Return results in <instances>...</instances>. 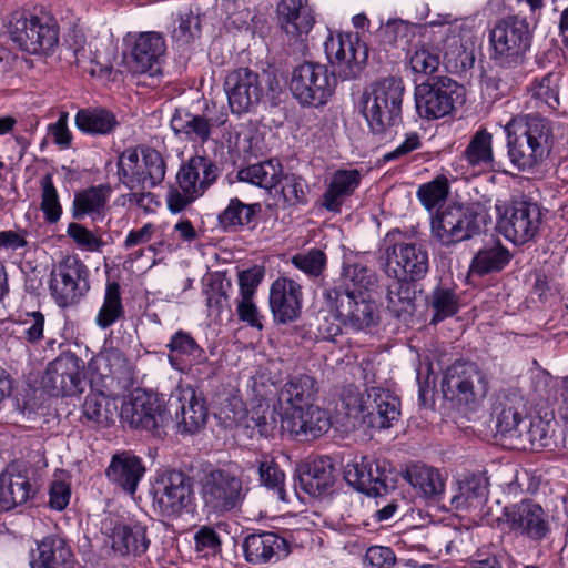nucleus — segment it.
I'll return each mask as SVG.
<instances>
[{
  "label": "nucleus",
  "instance_id": "nucleus-15",
  "mask_svg": "<svg viewBox=\"0 0 568 568\" xmlns=\"http://www.w3.org/2000/svg\"><path fill=\"white\" fill-rule=\"evenodd\" d=\"M463 91V87L448 77L427 79L415 88L416 111L423 119H442L454 111Z\"/></svg>",
  "mask_w": 568,
  "mask_h": 568
},
{
  "label": "nucleus",
  "instance_id": "nucleus-19",
  "mask_svg": "<svg viewBox=\"0 0 568 568\" xmlns=\"http://www.w3.org/2000/svg\"><path fill=\"white\" fill-rule=\"evenodd\" d=\"M323 45L327 60L344 78L356 77L368 58L367 45L357 33L329 32Z\"/></svg>",
  "mask_w": 568,
  "mask_h": 568
},
{
  "label": "nucleus",
  "instance_id": "nucleus-45",
  "mask_svg": "<svg viewBox=\"0 0 568 568\" xmlns=\"http://www.w3.org/2000/svg\"><path fill=\"white\" fill-rule=\"evenodd\" d=\"M45 317L39 312H28L19 321H0V337L20 334L23 341L36 344L44 337Z\"/></svg>",
  "mask_w": 568,
  "mask_h": 568
},
{
  "label": "nucleus",
  "instance_id": "nucleus-49",
  "mask_svg": "<svg viewBox=\"0 0 568 568\" xmlns=\"http://www.w3.org/2000/svg\"><path fill=\"white\" fill-rule=\"evenodd\" d=\"M261 212V204H245L237 197L231 199L227 206L219 214L220 226L225 231L236 230L250 225L257 213Z\"/></svg>",
  "mask_w": 568,
  "mask_h": 568
},
{
  "label": "nucleus",
  "instance_id": "nucleus-48",
  "mask_svg": "<svg viewBox=\"0 0 568 568\" xmlns=\"http://www.w3.org/2000/svg\"><path fill=\"white\" fill-rule=\"evenodd\" d=\"M342 283L334 288L351 292L354 295L367 294L375 284V274L361 262L347 263L343 267Z\"/></svg>",
  "mask_w": 568,
  "mask_h": 568
},
{
  "label": "nucleus",
  "instance_id": "nucleus-3",
  "mask_svg": "<svg viewBox=\"0 0 568 568\" xmlns=\"http://www.w3.org/2000/svg\"><path fill=\"white\" fill-rule=\"evenodd\" d=\"M346 415L359 419L372 428L393 426L400 415L399 398L389 389L371 387L364 394L352 393L343 398Z\"/></svg>",
  "mask_w": 568,
  "mask_h": 568
},
{
  "label": "nucleus",
  "instance_id": "nucleus-63",
  "mask_svg": "<svg viewBox=\"0 0 568 568\" xmlns=\"http://www.w3.org/2000/svg\"><path fill=\"white\" fill-rule=\"evenodd\" d=\"M292 263L308 275H320L325 265V254L320 250H312L307 254H297Z\"/></svg>",
  "mask_w": 568,
  "mask_h": 568
},
{
  "label": "nucleus",
  "instance_id": "nucleus-6",
  "mask_svg": "<svg viewBox=\"0 0 568 568\" xmlns=\"http://www.w3.org/2000/svg\"><path fill=\"white\" fill-rule=\"evenodd\" d=\"M9 33L12 41L30 54H48L59 42L58 27L45 13L13 12Z\"/></svg>",
  "mask_w": 568,
  "mask_h": 568
},
{
  "label": "nucleus",
  "instance_id": "nucleus-34",
  "mask_svg": "<svg viewBox=\"0 0 568 568\" xmlns=\"http://www.w3.org/2000/svg\"><path fill=\"white\" fill-rule=\"evenodd\" d=\"M168 348L171 366L180 372H185L190 366L201 364L206 359L204 351L195 339L182 329L171 336Z\"/></svg>",
  "mask_w": 568,
  "mask_h": 568
},
{
  "label": "nucleus",
  "instance_id": "nucleus-41",
  "mask_svg": "<svg viewBox=\"0 0 568 568\" xmlns=\"http://www.w3.org/2000/svg\"><path fill=\"white\" fill-rule=\"evenodd\" d=\"M488 499L486 481L475 475L468 476L458 485V491L452 497L456 510L476 513L483 509Z\"/></svg>",
  "mask_w": 568,
  "mask_h": 568
},
{
  "label": "nucleus",
  "instance_id": "nucleus-39",
  "mask_svg": "<svg viewBox=\"0 0 568 568\" xmlns=\"http://www.w3.org/2000/svg\"><path fill=\"white\" fill-rule=\"evenodd\" d=\"M278 13L282 28L292 37L308 33L315 22L313 10L306 0H282Z\"/></svg>",
  "mask_w": 568,
  "mask_h": 568
},
{
  "label": "nucleus",
  "instance_id": "nucleus-20",
  "mask_svg": "<svg viewBox=\"0 0 568 568\" xmlns=\"http://www.w3.org/2000/svg\"><path fill=\"white\" fill-rule=\"evenodd\" d=\"M224 90L231 111L236 114L250 112L264 94L260 74L248 68L231 71L225 78Z\"/></svg>",
  "mask_w": 568,
  "mask_h": 568
},
{
  "label": "nucleus",
  "instance_id": "nucleus-37",
  "mask_svg": "<svg viewBox=\"0 0 568 568\" xmlns=\"http://www.w3.org/2000/svg\"><path fill=\"white\" fill-rule=\"evenodd\" d=\"M118 409L114 398L102 390H91L82 405L81 422L91 428L109 427Z\"/></svg>",
  "mask_w": 568,
  "mask_h": 568
},
{
  "label": "nucleus",
  "instance_id": "nucleus-31",
  "mask_svg": "<svg viewBox=\"0 0 568 568\" xmlns=\"http://www.w3.org/2000/svg\"><path fill=\"white\" fill-rule=\"evenodd\" d=\"M245 559L253 565L280 560L288 555L286 540L271 531L248 535L243 542Z\"/></svg>",
  "mask_w": 568,
  "mask_h": 568
},
{
  "label": "nucleus",
  "instance_id": "nucleus-35",
  "mask_svg": "<svg viewBox=\"0 0 568 568\" xmlns=\"http://www.w3.org/2000/svg\"><path fill=\"white\" fill-rule=\"evenodd\" d=\"M72 562V552L65 541L58 536H48L37 544L31 551V568L69 567Z\"/></svg>",
  "mask_w": 568,
  "mask_h": 568
},
{
  "label": "nucleus",
  "instance_id": "nucleus-54",
  "mask_svg": "<svg viewBox=\"0 0 568 568\" xmlns=\"http://www.w3.org/2000/svg\"><path fill=\"white\" fill-rule=\"evenodd\" d=\"M40 209L48 223H57L62 215V206L51 174H45L40 181Z\"/></svg>",
  "mask_w": 568,
  "mask_h": 568
},
{
  "label": "nucleus",
  "instance_id": "nucleus-32",
  "mask_svg": "<svg viewBox=\"0 0 568 568\" xmlns=\"http://www.w3.org/2000/svg\"><path fill=\"white\" fill-rule=\"evenodd\" d=\"M362 173L357 169H339L335 171L322 196V206L334 213L341 212L344 202L358 189Z\"/></svg>",
  "mask_w": 568,
  "mask_h": 568
},
{
  "label": "nucleus",
  "instance_id": "nucleus-36",
  "mask_svg": "<svg viewBox=\"0 0 568 568\" xmlns=\"http://www.w3.org/2000/svg\"><path fill=\"white\" fill-rule=\"evenodd\" d=\"M110 189L103 185L92 186L74 195L72 216L75 220L90 217L93 222L102 221L108 210Z\"/></svg>",
  "mask_w": 568,
  "mask_h": 568
},
{
  "label": "nucleus",
  "instance_id": "nucleus-28",
  "mask_svg": "<svg viewBox=\"0 0 568 568\" xmlns=\"http://www.w3.org/2000/svg\"><path fill=\"white\" fill-rule=\"evenodd\" d=\"M493 143V133L484 126H480L470 136L467 146L460 154V162L471 175L495 170L496 161Z\"/></svg>",
  "mask_w": 568,
  "mask_h": 568
},
{
  "label": "nucleus",
  "instance_id": "nucleus-59",
  "mask_svg": "<svg viewBox=\"0 0 568 568\" xmlns=\"http://www.w3.org/2000/svg\"><path fill=\"white\" fill-rule=\"evenodd\" d=\"M281 193L288 205H300L307 202L305 180L295 174L282 175Z\"/></svg>",
  "mask_w": 568,
  "mask_h": 568
},
{
  "label": "nucleus",
  "instance_id": "nucleus-52",
  "mask_svg": "<svg viewBox=\"0 0 568 568\" xmlns=\"http://www.w3.org/2000/svg\"><path fill=\"white\" fill-rule=\"evenodd\" d=\"M124 315L120 285L115 282L108 283L103 303L95 316V324L101 329L112 326Z\"/></svg>",
  "mask_w": 568,
  "mask_h": 568
},
{
  "label": "nucleus",
  "instance_id": "nucleus-42",
  "mask_svg": "<svg viewBox=\"0 0 568 568\" xmlns=\"http://www.w3.org/2000/svg\"><path fill=\"white\" fill-rule=\"evenodd\" d=\"M112 548L122 554L140 556L144 554L149 546L150 539L146 537V528L141 524L116 525L111 534Z\"/></svg>",
  "mask_w": 568,
  "mask_h": 568
},
{
  "label": "nucleus",
  "instance_id": "nucleus-44",
  "mask_svg": "<svg viewBox=\"0 0 568 568\" xmlns=\"http://www.w3.org/2000/svg\"><path fill=\"white\" fill-rule=\"evenodd\" d=\"M405 478L425 498L437 500L445 491V479L434 467L412 465L407 468Z\"/></svg>",
  "mask_w": 568,
  "mask_h": 568
},
{
  "label": "nucleus",
  "instance_id": "nucleus-13",
  "mask_svg": "<svg viewBox=\"0 0 568 568\" xmlns=\"http://www.w3.org/2000/svg\"><path fill=\"white\" fill-rule=\"evenodd\" d=\"M120 418L130 427L148 430L154 436H161L170 423L163 398L144 389L133 390L123 400Z\"/></svg>",
  "mask_w": 568,
  "mask_h": 568
},
{
  "label": "nucleus",
  "instance_id": "nucleus-9",
  "mask_svg": "<svg viewBox=\"0 0 568 568\" xmlns=\"http://www.w3.org/2000/svg\"><path fill=\"white\" fill-rule=\"evenodd\" d=\"M288 87L300 104L318 108L333 95L336 78L325 64L306 61L293 69Z\"/></svg>",
  "mask_w": 568,
  "mask_h": 568
},
{
  "label": "nucleus",
  "instance_id": "nucleus-23",
  "mask_svg": "<svg viewBox=\"0 0 568 568\" xmlns=\"http://www.w3.org/2000/svg\"><path fill=\"white\" fill-rule=\"evenodd\" d=\"M317 394V382L307 374L290 376L278 392L274 410L282 419L313 405Z\"/></svg>",
  "mask_w": 568,
  "mask_h": 568
},
{
  "label": "nucleus",
  "instance_id": "nucleus-14",
  "mask_svg": "<svg viewBox=\"0 0 568 568\" xmlns=\"http://www.w3.org/2000/svg\"><path fill=\"white\" fill-rule=\"evenodd\" d=\"M192 480L175 469L159 471L152 487L154 510L165 518L180 517L191 505Z\"/></svg>",
  "mask_w": 568,
  "mask_h": 568
},
{
  "label": "nucleus",
  "instance_id": "nucleus-26",
  "mask_svg": "<svg viewBox=\"0 0 568 568\" xmlns=\"http://www.w3.org/2000/svg\"><path fill=\"white\" fill-rule=\"evenodd\" d=\"M41 385L51 396H73L82 392V379L77 362L72 358H57L51 362L42 376Z\"/></svg>",
  "mask_w": 568,
  "mask_h": 568
},
{
  "label": "nucleus",
  "instance_id": "nucleus-53",
  "mask_svg": "<svg viewBox=\"0 0 568 568\" xmlns=\"http://www.w3.org/2000/svg\"><path fill=\"white\" fill-rule=\"evenodd\" d=\"M559 78L556 74L548 73L541 79H536L528 88L531 99L536 101V106L546 105L550 110H556L559 105L558 92Z\"/></svg>",
  "mask_w": 568,
  "mask_h": 568
},
{
  "label": "nucleus",
  "instance_id": "nucleus-61",
  "mask_svg": "<svg viewBox=\"0 0 568 568\" xmlns=\"http://www.w3.org/2000/svg\"><path fill=\"white\" fill-rule=\"evenodd\" d=\"M258 474L261 483L265 487L273 489L276 493L278 499L285 500V475L277 467V465L273 460H261L258 465Z\"/></svg>",
  "mask_w": 568,
  "mask_h": 568
},
{
  "label": "nucleus",
  "instance_id": "nucleus-2",
  "mask_svg": "<svg viewBox=\"0 0 568 568\" xmlns=\"http://www.w3.org/2000/svg\"><path fill=\"white\" fill-rule=\"evenodd\" d=\"M404 84L387 78L374 83L362 99V113L372 134L381 142L390 141L402 124Z\"/></svg>",
  "mask_w": 568,
  "mask_h": 568
},
{
  "label": "nucleus",
  "instance_id": "nucleus-8",
  "mask_svg": "<svg viewBox=\"0 0 568 568\" xmlns=\"http://www.w3.org/2000/svg\"><path fill=\"white\" fill-rule=\"evenodd\" d=\"M443 48L439 42H422L414 47L409 54V67L416 74L430 75L440 65L442 55L447 69H466L473 65L474 57L468 52L458 36L442 38Z\"/></svg>",
  "mask_w": 568,
  "mask_h": 568
},
{
  "label": "nucleus",
  "instance_id": "nucleus-55",
  "mask_svg": "<svg viewBox=\"0 0 568 568\" xmlns=\"http://www.w3.org/2000/svg\"><path fill=\"white\" fill-rule=\"evenodd\" d=\"M556 422L540 416L532 417L524 428V437L535 448H547L552 445Z\"/></svg>",
  "mask_w": 568,
  "mask_h": 568
},
{
  "label": "nucleus",
  "instance_id": "nucleus-57",
  "mask_svg": "<svg viewBox=\"0 0 568 568\" xmlns=\"http://www.w3.org/2000/svg\"><path fill=\"white\" fill-rule=\"evenodd\" d=\"M200 32V20L191 9L176 12L173 19L172 38L182 44L190 43Z\"/></svg>",
  "mask_w": 568,
  "mask_h": 568
},
{
  "label": "nucleus",
  "instance_id": "nucleus-4",
  "mask_svg": "<svg viewBox=\"0 0 568 568\" xmlns=\"http://www.w3.org/2000/svg\"><path fill=\"white\" fill-rule=\"evenodd\" d=\"M530 44L529 24L518 17L503 19L489 31V57L501 68L520 64Z\"/></svg>",
  "mask_w": 568,
  "mask_h": 568
},
{
  "label": "nucleus",
  "instance_id": "nucleus-50",
  "mask_svg": "<svg viewBox=\"0 0 568 568\" xmlns=\"http://www.w3.org/2000/svg\"><path fill=\"white\" fill-rule=\"evenodd\" d=\"M428 305L433 311L430 323L437 324L458 313L460 298L453 287L438 285L432 291Z\"/></svg>",
  "mask_w": 568,
  "mask_h": 568
},
{
  "label": "nucleus",
  "instance_id": "nucleus-56",
  "mask_svg": "<svg viewBox=\"0 0 568 568\" xmlns=\"http://www.w3.org/2000/svg\"><path fill=\"white\" fill-rule=\"evenodd\" d=\"M527 427L523 415L514 407H504L497 413L496 429L505 438L520 439Z\"/></svg>",
  "mask_w": 568,
  "mask_h": 568
},
{
  "label": "nucleus",
  "instance_id": "nucleus-17",
  "mask_svg": "<svg viewBox=\"0 0 568 568\" xmlns=\"http://www.w3.org/2000/svg\"><path fill=\"white\" fill-rule=\"evenodd\" d=\"M432 236L442 245L450 246L473 237L479 232L476 214L462 204L440 207L432 217Z\"/></svg>",
  "mask_w": 568,
  "mask_h": 568
},
{
  "label": "nucleus",
  "instance_id": "nucleus-10",
  "mask_svg": "<svg viewBox=\"0 0 568 568\" xmlns=\"http://www.w3.org/2000/svg\"><path fill=\"white\" fill-rule=\"evenodd\" d=\"M495 209L498 230L514 244H525L538 234L542 217L537 203L528 200L497 201Z\"/></svg>",
  "mask_w": 568,
  "mask_h": 568
},
{
  "label": "nucleus",
  "instance_id": "nucleus-64",
  "mask_svg": "<svg viewBox=\"0 0 568 568\" xmlns=\"http://www.w3.org/2000/svg\"><path fill=\"white\" fill-rule=\"evenodd\" d=\"M396 561L392 548L383 546H373L366 550L364 557L365 568H392Z\"/></svg>",
  "mask_w": 568,
  "mask_h": 568
},
{
  "label": "nucleus",
  "instance_id": "nucleus-7",
  "mask_svg": "<svg viewBox=\"0 0 568 568\" xmlns=\"http://www.w3.org/2000/svg\"><path fill=\"white\" fill-rule=\"evenodd\" d=\"M247 493L242 478L224 469H213L200 479V496L209 514L222 516L240 510Z\"/></svg>",
  "mask_w": 568,
  "mask_h": 568
},
{
  "label": "nucleus",
  "instance_id": "nucleus-30",
  "mask_svg": "<svg viewBox=\"0 0 568 568\" xmlns=\"http://www.w3.org/2000/svg\"><path fill=\"white\" fill-rule=\"evenodd\" d=\"M329 428L331 418L327 412L315 405L304 407L301 412L281 419V430L296 436L317 438Z\"/></svg>",
  "mask_w": 568,
  "mask_h": 568
},
{
  "label": "nucleus",
  "instance_id": "nucleus-51",
  "mask_svg": "<svg viewBox=\"0 0 568 568\" xmlns=\"http://www.w3.org/2000/svg\"><path fill=\"white\" fill-rule=\"evenodd\" d=\"M239 176L242 181L272 190L278 186L282 180V170L280 164L273 161H265L252 164L240 170Z\"/></svg>",
  "mask_w": 568,
  "mask_h": 568
},
{
  "label": "nucleus",
  "instance_id": "nucleus-12",
  "mask_svg": "<svg viewBox=\"0 0 568 568\" xmlns=\"http://www.w3.org/2000/svg\"><path fill=\"white\" fill-rule=\"evenodd\" d=\"M120 181L130 190L152 189L165 176V162L154 149H126L118 160Z\"/></svg>",
  "mask_w": 568,
  "mask_h": 568
},
{
  "label": "nucleus",
  "instance_id": "nucleus-22",
  "mask_svg": "<svg viewBox=\"0 0 568 568\" xmlns=\"http://www.w3.org/2000/svg\"><path fill=\"white\" fill-rule=\"evenodd\" d=\"M428 271V254L415 243L398 242L385 251V272L395 280H419Z\"/></svg>",
  "mask_w": 568,
  "mask_h": 568
},
{
  "label": "nucleus",
  "instance_id": "nucleus-1",
  "mask_svg": "<svg viewBox=\"0 0 568 568\" xmlns=\"http://www.w3.org/2000/svg\"><path fill=\"white\" fill-rule=\"evenodd\" d=\"M507 155L519 171H530L549 154L552 126L549 120L536 114L513 116L505 125Z\"/></svg>",
  "mask_w": 568,
  "mask_h": 568
},
{
  "label": "nucleus",
  "instance_id": "nucleus-24",
  "mask_svg": "<svg viewBox=\"0 0 568 568\" xmlns=\"http://www.w3.org/2000/svg\"><path fill=\"white\" fill-rule=\"evenodd\" d=\"M221 169L206 155H194L183 162L176 174V183L187 193L201 197L217 180Z\"/></svg>",
  "mask_w": 568,
  "mask_h": 568
},
{
  "label": "nucleus",
  "instance_id": "nucleus-33",
  "mask_svg": "<svg viewBox=\"0 0 568 568\" xmlns=\"http://www.w3.org/2000/svg\"><path fill=\"white\" fill-rule=\"evenodd\" d=\"M144 470L139 457L130 453H121L112 457L106 469V476L112 483L133 495Z\"/></svg>",
  "mask_w": 568,
  "mask_h": 568
},
{
  "label": "nucleus",
  "instance_id": "nucleus-43",
  "mask_svg": "<svg viewBox=\"0 0 568 568\" xmlns=\"http://www.w3.org/2000/svg\"><path fill=\"white\" fill-rule=\"evenodd\" d=\"M74 123L80 132L89 135H108L119 125L114 113L104 108L80 109L74 116Z\"/></svg>",
  "mask_w": 568,
  "mask_h": 568
},
{
  "label": "nucleus",
  "instance_id": "nucleus-62",
  "mask_svg": "<svg viewBox=\"0 0 568 568\" xmlns=\"http://www.w3.org/2000/svg\"><path fill=\"white\" fill-rule=\"evenodd\" d=\"M409 281L396 280V282L388 286V306L395 312H406L412 306L414 292L408 283Z\"/></svg>",
  "mask_w": 568,
  "mask_h": 568
},
{
  "label": "nucleus",
  "instance_id": "nucleus-58",
  "mask_svg": "<svg viewBox=\"0 0 568 568\" xmlns=\"http://www.w3.org/2000/svg\"><path fill=\"white\" fill-rule=\"evenodd\" d=\"M67 235L84 252L101 253L105 246L101 235L75 222L68 225Z\"/></svg>",
  "mask_w": 568,
  "mask_h": 568
},
{
  "label": "nucleus",
  "instance_id": "nucleus-21",
  "mask_svg": "<svg viewBox=\"0 0 568 568\" xmlns=\"http://www.w3.org/2000/svg\"><path fill=\"white\" fill-rule=\"evenodd\" d=\"M168 414L174 412L180 433L194 434L200 430L207 418L204 398L190 386H179L169 397Z\"/></svg>",
  "mask_w": 568,
  "mask_h": 568
},
{
  "label": "nucleus",
  "instance_id": "nucleus-60",
  "mask_svg": "<svg viewBox=\"0 0 568 568\" xmlns=\"http://www.w3.org/2000/svg\"><path fill=\"white\" fill-rule=\"evenodd\" d=\"M448 194V183L444 178H437L428 183L422 184L417 190V197L427 209L436 207Z\"/></svg>",
  "mask_w": 568,
  "mask_h": 568
},
{
  "label": "nucleus",
  "instance_id": "nucleus-16",
  "mask_svg": "<svg viewBox=\"0 0 568 568\" xmlns=\"http://www.w3.org/2000/svg\"><path fill=\"white\" fill-rule=\"evenodd\" d=\"M325 297L346 329L361 332L376 326L379 322L378 306L367 294L354 295L351 292L328 288Z\"/></svg>",
  "mask_w": 568,
  "mask_h": 568
},
{
  "label": "nucleus",
  "instance_id": "nucleus-18",
  "mask_svg": "<svg viewBox=\"0 0 568 568\" xmlns=\"http://www.w3.org/2000/svg\"><path fill=\"white\" fill-rule=\"evenodd\" d=\"M501 520L509 531L532 541L545 539L551 530L549 514L530 499L505 507Z\"/></svg>",
  "mask_w": 568,
  "mask_h": 568
},
{
  "label": "nucleus",
  "instance_id": "nucleus-11",
  "mask_svg": "<svg viewBox=\"0 0 568 568\" xmlns=\"http://www.w3.org/2000/svg\"><path fill=\"white\" fill-rule=\"evenodd\" d=\"M90 270L78 255L63 257L51 271L49 288L54 303L67 308L77 305L90 291Z\"/></svg>",
  "mask_w": 568,
  "mask_h": 568
},
{
  "label": "nucleus",
  "instance_id": "nucleus-38",
  "mask_svg": "<svg viewBox=\"0 0 568 568\" xmlns=\"http://www.w3.org/2000/svg\"><path fill=\"white\" fill-rule=\"evenodd\" d=\"M36 494L29 478L21 473L0 474V510H10L26 504Z\"/></svg>",
  "mask_w": 568,
  "mask_h": 568
},
{
  "label": "nucleus",
  "instance_id": "nucleus-29",
  "mask_svg": "<svg viewBox=\"0 0 568 568\" xmlns=\"http://www.w3.org/2000/svg\"><path fill=\"white\" fill-rule=\"evenodd\" d=\"M165 52V42L158 32H145L135 40L132 49L134 72L155 77L161 74V62Z\"/></svg>",
  "mask_w": 568,
  "mask_h": 568
},
{
  "label": "nucleus",
  "instance_id": "nucleus-46",
  "mask_svg": "<svg viewBox=\"0 0 568 568\" xmlns=\"http://www.w3.org/2000/svg\"><path fill=\"white\" fill-rule=\"evenodd\" d=\"M171 128L176 135L192 141L205 142L210 138L212 121L186 110H176L171 119Z\"/></svg>",
  "mask_w": 568,
  "mask_h": 568
},
{
  "label": "nucleus",
  "instance_id": "nucleus-47",
  "mask_svg": "<svg viewBox=\"0 0 568 568\" xmlns=\"http://www.w3.org/2000/svg\"><path fill=\"white\" fill-rule=\"evenodd\" d=\"M511 254L500 242L487 244L474 256L470 265L473 273L486 275L500 272L510 262Z\"/></svg>",
  "mask_w": 568,
  "mask_h": 568
},
{
  "label": "nucleus",
  "instance_id": "nucleus-5",
  "mask_svg": "<svg viewBox=\"0 0 568 568\" xmlns=\"http://www.w3.org/2000/svg\"><path fill=\"white\" fill-rule=\"evenodd\" d=\"M490 381L476 363L457 361L444 373V395L460 406L478 407L486 398Z\"/></svg>",
  "mask_w": 568,
  "mask_h": 568
},
{
  "label": "nucleus",
  "instance_id": "nucleus-25",
  "mask_svg": "<svg viewBox=\"0 0 568 568\" xmlns=\"http://www.w3.org/2000/svg\"><path fill=\"white\" fill-rule=\"evenodd\" d=\"M303 292L298 283L280 277L270 290V307L275 322L287 324L296 321L302 312Z\"/></svg>",
  "mask_w": 568,
  "mask_h": 568
},
{
  "label": "nucleus",
  "instance_id": "nucleus-40",
  "mask_svg": "<svg viewBox=\"0 0 568 568\" xmlns=\"http://www.w3.org/2000/svg\"><path fill=\"white\" fill-rule=\"evenodd\" d=\"M336 467L328 456L314 459L301 475V483L305 491L318 496L329 489L336 479Z\"/></svg>",
  "mask_w": 568,
  "mask_h": 568
},
{
  "label": "nucleus",
  "instance_id": "nucleus-27",
  "mask_svg": "<svg viewBox=\"0 0 568 568\" xmlns=\"http://www.w3.org/2000/svg\"><path fill=\"white\" fill-rule=\"evenodd\" d=\"M348 485L368 496H377L386 490V474L378 462L361 457L348 463L344 469Z\"/></svg>",
  "mask_w": 568,
  "mask_h": 568
}]
</instances>
